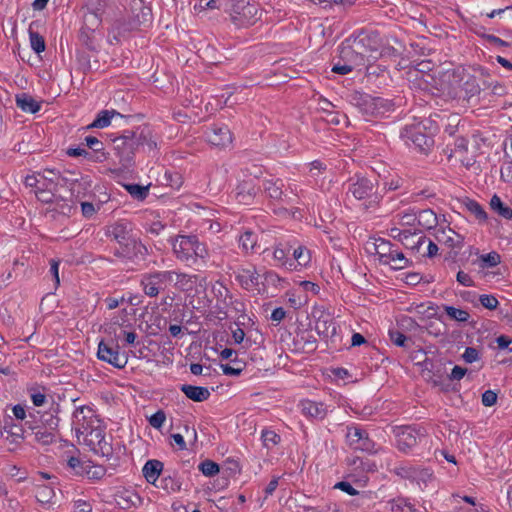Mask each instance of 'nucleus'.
Masks as SVG:
<instances>
[{
    "label": "nucleus",
    "instance_id": "nucleus-1",
    "mask_svg": "<svg viewBox=\"0 0 512 512\" xmlns=\"http://www.w3.org/2000/svg\"><path fill=\"white\" fill-rule=\"evenodd\" d=\"M147 145L149 150L156 148V142L151 139L148 126H140L136 130H125L122 135L113 139V155L120 168L128 170L134 165L136 151Z\"/></svg>",
    "mask_w": 512,
    "mask_h": 512
},
{
    "label": "nucleus",
    "instance_id": "nucleus-2",
    "mask_svg": "<svg viewBox=\"0 0 512 512\" xmlns=\"http://www.w3.org/2000/svg\"><path fill=\"white\" fill-rule=\"evenodd\" d=\"M221 6L237 27H248L260 19L258 4L249 0H228Z\"/></svg>",
    "mask_w": 512,
    "mask_h": 512
},
{
    "label": "nucleus",
    "instance_id": "nucleus-3",
    "mask_svg": "<svg viewBox=\"0 0 512 512\" xmlns=\"http://www.w3.org/2000/svg\"><path fill=\"white\" fill-rule=\"evenodd\" d=\"M451 77L450 84L453 86L449 92L451 97L469 100L480 93L481 88L475 76L462 70L455 71Z\"/></svg>",
    "mask_w": 512,
    "mask_h": 512
},
{
    "label": "nucleus",
    "instance_id": "nucleus-4",
    "mask_svg": "<svg viewBox=\"0 0 512 512\" xmlns=\"http://www.w3.org/2000/svg\"><path fill=\"white\" fill-rule=\"evenodd\" d=\"M397 448L407 453L427 436V431L422 426L403 425L394 428Z\"/></svg>",
    "mask_w": 512,
    "mask_h": 512
},
{
    "label": "nucleus",
    "instance_id": "nucleus-5",
    "mask_svg": "<svg viewBox=\"0 0 512 512\" xmlns=\"http://www.w3.org/2000/svg\"><path fill=\"white\" fill-rule=\"evenodd\" d=\"M355 105L365 117H380L391 109V103L380 97L357 94L353 97Z\"/></svg>",
    "mask_w": 512,
    "mask_h": 512
},
{
    "label": "nucleus",
    "instance_id": "nucleus-6",
    "mask_svg": "<svg viewBox=\"0 0 512 512\" xmlns=\"http://www.w3.org/2000/svg\"><path fill=\"white\" fill-rule=\"evenodd\" d=\"M425 126L421 123L405 126L401 131V138L406 144L410 142L422 153H428L434 145L432 136L424 132Z\"/></svg>",
    "mask_w": 512,
    "mask_h": 512
},
{
    "label": "nucleus",
    "instance_id": "nucleus-7",
    "mask_svg": "<svg viewBox=\"0 0 512 512\" xmlns=\"http://www.w3.org/2000/svg\"><path fill=\"white\" fill-rule=\"evenodd\" d=\"M174 271H156L146 273L142 276L141 286L145 295L156 297L161 290H164L167 283L174 279Z\"/></svg>",
    "mask_w": 512,
    "mask_h": 512
},
{
    "label": "nucleus",
    "instance_id": "nucleus-8",
    "mask_svg": "<svg viewBox=\"0 0 512 512\" xmlns=\"http://www.w3.org/2000/svg\"><path fill=\"white\" fill-rule=\"evenodd\" d=\"M350 193L357 200H369V204L365 207L377 205L381 198L376 193L373 181L365 177L357 178L355 182L349 184L347 195Z\"/></svg>",
    "mask_w": 512,
    "mask_h": 512
},
{
    "label": "nucleus",
    "instance_id": "nucleus-9",
    "mask_svg": "<svg viewBox=\"0 0 512 512\" xmlns=\"http://www.w3.org/2000/svg\"><path fill=\"white\" fill-rule=\"evenodd\" d=\"M391 471L402 479L416 482L419 486H421V484L426 486L433 477V473L430 469L411 464L395 466Z\"/></svg>",
    "mask_w": 512,
    "mask_h": 512
},
{
    "label": "nucleus",
    "instance_id": "nucleus-10",
    "mask_svg": "<svg viewBox=\"0 0 512 512\" xmlns=\"http://www.w3.org/2000/svg\"><path fill=\"white\" fill-rule=\"evenodd\" d=\"M339 58L350 64L352 68L365 66L369 59H366L363 54V49L358 46L353 38H348L339 46Z\"/></svg>",
    "mask_w": 512,
    "mask_h": 512
},
{
    "label": "nucleus",
    "instance_id": "nucleus-11",
    "mask_svg": "<svg viewBox=\"0 0 512 512\" xmlns=\"http://www.w3.org/2000/svg\"><path fill=\"white\" fill-rule=\"evenodd\" d=\"M119 345H110L103 340L98 344L97 357L115 368H124L128 362L125 353H120Z\"/></svg>",
    "mask_w": 512,
    "mask_h": 512
},
{
    "label": "nucleus",
    "instance_id": "nucleus-12",
    "mask_svg": "<svg viewBox=\"0 0 512 512\" xmlns=\"http://www.w3.org/2000/svg\"><path fill=\"white\" fill-rule=\"evenodd\" d=\"M95 421L99 422L92 408L86 405L77 407L72 415V425L77 437L79 438L81 434L87 433L94 426Z\"/></svg>",
    "mask_w": 512,
    "mask_h": 512
},
{
    "label": "nucleus",
    "instance_id": "nucleus-13",
    "mask_svg": "<svg viewBox=\"0 0 512 512\" xmlns=\"http://www.w3.org/2000/svg\"><path fill=\"white\" fill-rule=\"evenodd\" d=\"M315 318V330L324 338H332L337 334V323L334 317L322 309L315 308L312 312Z\"/></svg>",
    "mask_w": 512,
    "mask_h": 512
},
{
    "label": "nucleus",
    "instance_id": "nucleus-14",
    "mask_svg": "<svg viewBox=\"0 0 512 512\" xmlns=\"http://www.w3.org/2000/svg\"><path fill=\"white\" fill-rule=\"evenodd\" d=\"M346 439L349 446L354 450L373 452L375 449V443L369 438L368 433L361 428H348Z\"/></svg>",
    "mask_w": 512,
    "mask_h": 512
},
{
    "label": "nucleus",
    "instance_id": "nucleus-15",
    "mask_svg": "<svg viewBox=\"0 0 512 512\" xmlns=\"http://www.w3.org/2000/svg\"><path fill=\"white\" fill-rule=\"evenodd\" d=\"M146 252V247L131 236L129 240L121 243L119 247L115 249L114 255L119 258L134 260L136 258L143 257Z\"/></svg>",
    "mask_w": 512,
    "mask_h": 512
},
{
    "label": "nucleus",
    "instance_id": "nucleus-16",
    "mask_svg": "<svg viewBox=\"0 0 512 512\" xmlns=\"http://www.w3.org/2000/svg\"><path fill=\"white\" fill-rule=\"evenodd\" d=\"M207 141L217 147H226L232 143V133L226 125H213L205 132Z\"/></svg>",
    "mask_w": 512,
    "mask_h": 512
},
{
    "label": "nucleus",
    "instance_id": "nucleus-17",
    "mask_svg": "<svg viewBox=\"0 0 512 512\" xmlns=\"http://www.w3.org/2000/svg\"><path fill=\"white\" fill-rule=\"evenodd\" d=\"M132 228L128 222L118 221L105 227V235L116 241L118 245L129 240Z\"/></svg>",
    "mask_w": 512,
    "mask_h": 512
},
{
    "label": "nucleus",
    "instance_id": "nucleus-18",
    "mask_svg": "<svg viewBox=\"0 0 512 512\" xmlns=\"http://www.w3.org/2000/svg\"><path fill=\"white\" fill-rule=\"evenodd\" d=\"M408 80L411 87L423 92H430L434 78L429 73H424L422 69L413 68L408 71Z\"/></svg>",
    "mask_w": 512,
    "mask_h": 512
},
{
    "label": "nucleus",
    "instance_id": "nucleus-19",
    "mask_svg": "<svg viewBox=\"0 0 512 512\" xmlns=\"http://www.w3.org/2000/svg\"><path fill=\"white\" fill-rule=\"evenodd\" d=\"M195 236H179L173 243V251L176 257L182 261H191Z\"/></svg>",
    "mask_w": 512,
    "mask_h": 512
},
{
    "label": "nucleus",
    "instance_id": "nucleus-20",
    "mask_svg": "<svg viewBox=\"0 0 512 512\" xmlns=\"http://www.w3.org/2000/svg\"><path fill=\"white\" fill-rule=\"evenodd\" d=\"M353 40L358 46H361L366 59L369 57L376 58L372 53L377 52L380 46L378 33L371 32L368 34H360L353 38Z\"/></svg>",
    "mask_w": 512,
    "mask_h": 512
},
{
    "label": "nucleus",
    "instance_id": "nucleus-21",
    "mask_svg": "<svg viewBox=\"0 0 512 512\" xmlns=\"http://www.w3.org/2000/svg\"><path fill=\"white\" fill-rule=\"evenodd\" d=\"M60 411V405L53 402L47 411L43 413H40L39 411L37 412V414H39V421L38 423L36 422V425L57 431L60 423V418L58 416Z\"/></svg>",
    "mask_w": 512,
    "mask_h": 512
},
{
    "label": "nucleus",
    "instance_id": "nucleus-22",
    "mask_svg": "<svg viewBox=\"0 0 512 512\" xmlns=\"http://www.w3.org/2000/svg\"><path fill=\"white\" fill-rule=\"evenodd\" d=\"M25 426L32 431L35 441L41 445H50L56 440L57 431L36 425L35 421H26Z\"/></svg>",
    "mask_w": 512,
    "mask_h": 512
},
{
    "label": "nucleus",
    "instance_id": "nucleus-23",
    "mask_svg": "<svg viewBox=\"0 0 512 512\" xmlns=\"http://www.w3.org/2000/svg\"><path fill=\"white\" fill-rule=\"evenodd\" d=\"M260 275L257 273L254 267L249 269H242L236 276V280L239 282L241 287L246 290L252 288H258L260 281Z\"/></svg>",
    "mask_w": 512,
    "mask_h": 512
},
{
    "label": "nucleus",
    "instance_id": "nucleus-24",
    "mask_svg": "<svg viewBox=\"0 0 512 512\" xmlns=\"http://www.w3.org/2000/svg\"><path fill=\"white\" fill-rule=\"evenodd\" d=\"M236 198L239 203L250 204L257 193V189L252 181H242L236 188Z\"/></svg>",
    "mask_w": 512,
    "mask_h": 512
},
{
    "label": "nucleus",
    "instance_id": "nucleus-25",
    "mask_svg": "<svg viewBox=\"0 0 512 512\" xmlns=\"http://www.w3.org/2000/svg\"><path fill=\"white\" fill-rule=\"evenodd\" d=\"M180 390L187 398L195 402H203L210 397V391L206 387L183 384Z\"/></svg>",
    "mask_w": 512,
    "mask_h": 512
},
{
    "label": "nucleus",
    "instance_id": "nucleus-26",
    "mask_svg": "<svg viewBox=\"0 0 512 512\" xmlns=\"http://www.w3.org/2000/svg\"><path fill=\"white\" fill-rule=\"evenodd\" d=\"M163 466L164 465L160 460H148L142 469L143 476L146 481L148 483L155 484L163 470Z\"/></svg>",
    "mask_w": 512,
    "mask_h": 512
},
{
    "label": "nucleus",
    "instance_id": "nucleus-27",
    "mask_svg": "<svg viewBox=\"0 0 512 512\" xmlns=\"http://www.w3.org/2000/svg\"><path fill=\"white\" fill-rule=\"evenodd\" d=\"M311 259L310 251L304 246H298L293 250V260L286 261L290 270L297 269V266H306Z\"/></svg>",
    "mask_w": 512,
    "mask_h": 512
},
{
    "label": "nucleus",
    "instance_id": "nucleus-28",
    "mask_svg": "<svg viewBox=\"0 0 512 512\" xmlns=\"http://www.w3.org/2000/svg\"><path fill=\"white\" fill-rule=\"evenodd\" d=\"M16 105L22 111L32 114L37 113L41 107L40 103L27 93L16 95Z\"/></svg>",
    "mask_w": 512,
    "mask_h": 512
},
{
    "label": "nucleus",
    "instance_id": "nucleus-29",
    "mask_svg": "<svg viewBox=\"0 0 512 512\" xmlns=\"http://www.w3.org/2000/svg\"><path fill=\"white\" fill-rule=\"evenodd\" d=\"M302 411L305 415L316 419H324L327 414V409L323 403L313 401L302 402Z\"/></svg>",
    "mask_w": 512,
    "mask_h": 512
},
{
    "label": "nucleus",
    "instance_id": "nucleus-30",
    "mask_svg": "<svg viewBox=\"0 0 512 512\" xmlns=\"http://www.w3.org/2000/svg\"><path fill=\"white\" fill-rule=\"evenodd\" d=\"M283 183L280 179L277 180H265L263 181L264 192L270 199L281 200L283 193Z\"/></svg>",
    "mask_w": 512,
    "mask_h": 512
},
{
    "label": "nucleus",
    "instance_id": "nucleus-31",
    "mask_svg": "<svg viewBox=\"0 0 512 512\" xmlns=\"http://www.w3.org/2000/svg\"><path fill=\"white\" fill-rule=\"evenodd\" d=\"M114 116L123 117L120 113H118L115 110H102L98 113L95 120L87 128H105L110 125L111 119Z\"/></svg>",
    "mask_w": 512,
    "mask_h": 512
},
{
    "label": "nucleus",
    "instance_id": "nucleus-32",
    "mask_svg": "<svg viewBox=\"0 0 512 512\" xmlns=\"http://www.w3.org/2000/svg\"><path fill=\"white\" fill-rule=\"evenodd\" d=\"M82 435L84 436L85 444L89 446L91 450H93L95 449L96 445L103 440V437H105V432L104 429L98 425L93 426L87 431V433Z\"/></svg>",
    "mask_w": 512,
    "mask_h": 512
},
{
    "label": "nucleus",
    "instance_id": "nucleus-33",
    "mask_svg": "<svg viewBox=\"0 0 512 512\" xmlns=\"http://www.w3.org/2000/svg\"><path fill=\"white\" fill-rule=\"evenodd\" d=\"M393 245L386 240L380 239L375 243V253L379 256L380 262L389 264V257H392Z\"/></svg>",
    "mask_w": 512,
    "mask_h": 512
},
{
    "label": "nucleus",
    "instance_id": "nucleus-34",
    "mask_svg": "<svg viewBox=\"0 0 512 512\" xmlns=\"http://www.w3.org/2000/svg\"><path fill=\"white\" fill-rule=\"evenodd\" d=\"M490 207L494 212H496L499 216L503 217L504 219H512V209L504 205L501 198L496 194L493 195L490 200Z\"/></svg>",
    "mask_w": 512,
    "mask_h": 512
},
{
    "label": "nucleus",
    "instance_id": "nucleus-35",
    "mask_svg": "<svg viewBox=\"0 0 512 512\" xmlns=\"http://www.w3.org/2000/svg\"><path fill=\"white\" fill-rule=\"evenodd\" d=\"M78 38L80 43L84 45L88 50H96L97 47L94 38V28H90L87 26L82 27L79 31Z\"/></svg>",
    "mask_w": 512,
    "mask_h": 512
},
{
    "label": "nucleus",
    "instance_id": "nucleus-36",
    "mask_svg": "<svg viewBox=\"0 0 512 512\" xmlns=\"http://www.w3.org/2000/svg\"><path fill=\"white\" fill-rule=\"evenodd\" d=\"M439 242H444L450 248L461 247L463 238L455 231L449 229L448 234L445 231L441 232V236L436 237Z\"/></svg>",
    "mask_w": 512,
    "mask_h": 512
},
{
    "label": "nucleus",
    "instance_id": "nucleus-37",
    "mask_svg": "<svg viewBox=\"0 0 512 512\" xmlns=\"http://www.w3.org/2000/svg\"><path fill=\"white\" fill-rule=\"evenodd\" d=\"M86 145L96 153L97 161L107 160V153L104 152L103 143L94 136H87L85 138Z\"/></svg>",
    "mask_w": 512,
    "mask_h": 512
},
{
    "label": "nucleus",
    "instance_id": "nucleus-38",
    "mask_svg": "<svg viewBox=\"0 0 512 512\" xmlns=\"http://www.w3.org/2000/svg\"><path fill=\"white\" fill-rule=\"evenodd\" d=\"M174 276L176 277L175 286L181 291H189L193 288L196 279V276H191L185 273H177L175 272Z\"/></svg>",
    "mask_w": 512,
    "mask_h": 512
},
{
    "label": "nucleus",
    "instance_id": "nucleus-39",
    "mask_svg": "<svg viewBox=\"0 0 512 512\" xmlns=\"http://www.w3.org/2000/svg\"><path fill=\"white\" fill-rule=\"evenodd\" d=\"M389 337L396 346L406 349H409L413 343L412 340L408 338L404 333L396 329L389 330Z\"/></svg>",
    "mask_w": 512,
    "mask_h": 512
},
{
    "label": "nucleus",
    "instance_id": "nucleus-40",
    "mask_svg": "<svg viewBox=\"0 0 512 512\" xmlns=\"http://www.w3.org/2000/svg\"><path fill=\"white\" fill-rule=\"evenodd\" d=\"M466 209L475 216L476 219L480 221H485L487 219V213L483 209V207L472 199H466L465 202Z\"/></svg>",
    "mask_w": 512,
    "mask_h": 512
},
{
    "label": "nucleus",
    "instance_id": "nucleus-41",
    "mask_svg": "<svg viewBox=\"0 0 512 512\" xmlns=\"http://www.w3.org/2000/svg\"><path fill=\"white\" fill-rule=\"evenodd\" d=\"M239 243L245 252L253 251L257 244V236L254 232L247 230L240 236Z\"/></svg>",
    "mask_w": 512,
    "mask_h": 512
},
{
    "label": "nucleus",
    "instance_id": "nucleus-42",
    "mask_svg": "<svg viewBox=\"0 0 512 512\" xmlns=\"http://www.w3.org/2000/svg\"><path fill=\"white\" fill-rule=\"evenodd\" d=\"M128 193L137 200H144L148 196L149 185L142 186L139 184H126L124 185Z\"/></svg>",
    "mask_w": 512,
    "mask_h": 512
},
{
    "label": "nucleus",
    "instance_id": "nucleus-43",
    "mask_svg": "<svg viewBox=\"0 0 512 512\" xmlns=\"http://www.w3.org/2000/svg\"><path fill=\"white\" fill-rule=\"evenodd\" d=\"M418 222L427 229H431L437 225V216L430 209L422 210L419 213Z\"/></svg>",
    "mask_w": 512,
    "mask_h": 512
},
{
    "label": "nucleus",
    "instance_id": "nucleus-44",
    "mask_svg": "<svg viewBox=\"0 0 512 512\" xmlns=\"http://www.w3.org/2000/svg\"><path fill=\"white\" fill-rule=\"evenodd\" d=\"M296 343L302 344L301 348L306 351H314L316 349V338L311 335L309 332H302L297 336Z\"/></svg>",
    "mask_w": 512,
    "mask_h": 512
},
{
    "label": "nucleus",
    "instance_id": "nucleus-45",
    "mask_svg": "<svg viewBox=\"0 0 512 512\" xmlns=\"http://www.w3.org/2000/svg\"><path fill=\"white\" fill-rule=\"evenodd\" d=\"M444 310L452 320H455L457 322H467L470 318V314L463 309L444 305Z\"/></svg>",
    "mask_w": 512,
    "mask_h": 512
},
{
    "label": "nucleus",
    "instance_id": "nucleus-46",
    "mask_svg": "<svg viewBox=\"0 0 512 512\" xmlns=\"http://www.w3.org/2000/svg\"><path fill=\"white\" fill-rule=\"evenodd\" d=\"M198 469L203 473L204 476L207 477H213L220 471L219 465L210 459L202 461L199 464Z\"/></svg>",
    "mask_w": 512,
    "mask_h": 512
},
{
    "label": "nucleus",
    "instance_id": "nucleus-47",
    "mask_svg": "<svg viewBox=\"0 0 512 512\" xmlns=\"http://www.w3.org/2000/svg\"><path fill=\"white\" fill-rule=\"evenodd\" d=\"M29 36H30L31 48L37 54L42 53L46 48L44 38L38 32L33 31L31 29V27L29 28Z\"/></svg>",
    "mask_w": 512,
    "mask_h": 512
},
{
    "label": "nucleus",
    "instance_id": "nucleus-48",
    "mask_svg": "<svg viewBox=\"0 0 512 512\" xmlns=\"http://www.w3.org/2000/svg\"><path fill=\"white\" fill-rule=\"evenodd\" d=\"M86 7L88 10V13L84 15L85 23H91L93 26H98L100 23V19L98 17V11L100 10L97 7H93L91 0H86Z\"/></svg>",
    "mask_w": 512,
    "mask_h": 512
},
{
    "label": "nucleus",
    "instance_id": "nucleus-49",
    "mask_svg": "<svg viewBox=\"0 0 512 512\" xmlns=\"http://www.w3.org/2000/svg\"><path fill=\"white\" fill-rule=\"evenodd\" d=\"M56 188L53 187L51 189H36L35 195L39 201L45 204L54 203L56 199L55 195Z\"/></svg>",
    "mask_w": 512,
    "mask_h": 512
},
{
    "label": "nucleus",
    "instance_id": "nucleus-50",
    "mask_svg": "<svg viewBox=\"0 0 512 512\" xmlns=\"http://www.w3.org/2000/svg\"><path fill=\"white\" fill-rule=\"evenodd\" d=\"M37 175L41 176L45 183L55 188L58 185V181L60 179V173L53 169H45L43 172H38Z\"/></svg>",
    "mask_w": 512,
    "mask_h": 512
},
{
    "label": "nucleus",
    "instance_id": "nucleus-51",
    "mask_svg": "<svg viewBox=\"0 0 512 512\" xmlns=\"http://www.w3.org/2000/svg\"><path fill=\"white\" fill-rule=\"evenodd\" d=\"M165 185L173 189H179L183 184V178L178 172H166L164 175Z\"/></svg>",
    "mask_w": 512,
    "mask_h": 512
},
{
    "label": "nucleus",
    "instance_id": "nucleus-52",
    "mask_svg": "<svg viewBox=\"0 0 512 512\" xmlns=\"http://www.w3.org/2000/svg\"><path fill=\"white\" fill-rule=\"evenodd\" d=\"M483 262L482 267H495L501 262V257L496 251H491L487 254H483L479 257Z\"/></svg>",
    "mask_w": 512,
    "mask_h": 512
},
{
    "label": "nucleus",
    "instance_id": "nucleus-53",
    "mask_svg": "<svg viewBox=\"0 0 512 512\" xmlns=\"http://www.w3.org/2000/svg\"><path fill=\"white\" fill-rule=\"evenodd\" d=\"M303 508L305 512H330L331 510L332 512H340L336 504H332L328 501H325L316 507L304 506Z\"/></svg>",
    "mask_w": 512,
    "mask_h": 512
},
{
    "label": "nucleus",
    "instance_id": "nucleus-54",
    "mask_svg": "<svg viewBox=\"0 0 512 512\" xmlns=\"http://www.w3.org/2000/svg\"><path fill=\"white\" fill-rule=\"evenodd\" d=\"M92 451H94L96 454H100L101 456L107 458H110L113 455V447L111 443L106 441L105 437H103V440L100 443H98L95 449H93Z\"/></svg>",
    "mask_w": 512,
    "mask_h": 512
},
{
    "label": "nucleus",
    "instance_id": "nucleus-55",
    "mask_svg": "<svg viewBox=\"0 0 512 512\" xmlns=\"http://www.w3.org/2000/svg\"><path fill=\"white\" fill-rule=\"evenodd\" d=\"M161 488L167 491L168 493L178 492L181 489V483L179 481H176L172 477L168 476L161 479Z\"/></svg>",
    "mask_w": 512,
    "mask_h": 512
},
{
    "label": "nucleus",
    "instance_id": "nucleus-56",
    "mask_svg": "<svg viewBox=\"0 0 512 512\" xmlns=\"http://www.w3.org/2000/svg\"><path fill=\"white\" fill-rule=\"evenodd\" d=\"M54 210L58 211L63 215H69L73 209H76L73 204L68 203L66 200L60 197H56Z\"/></svg>",
    "mask_w": 512,
    "mask_h": 512
},
{
    "label": "nucleus",
    "instance_id": "nucleus-57",
    "mask_svg": "<svg viewBox=\"0 0 512 512\" xmlns=\"http://www.w3.org/2000/svg\"><path fill=\"white\" fill-rule=\"evenodd\" d=\"M5 432L7 433V439L11 437V442L17 443L19 439L23 438L24 429L18 425H11L9 428L5 427Z\"/></svg>",
    "mask_w": 512,
    "mask_h": 512
},
{
    "label": "nucleus",
    "instance_id": "nucleus-58",
    "mask_svg": "<svg viewBox=\"0 0 512 512\" xmlns=\"http://www.w3.org/2000/svg\"><path fill=\"white\" fill-rule=\"evenodd\" d=\"M261 439L264 446L269 447L270 444L276 445L280 441V436L271 430H263L261 433Z\"/></svg>",
    "mask_w": 512,
    "mask_h": 512
},
{
    "label": "nucleus",
    "instance_id": "nucleus-59",
    "mask_svg": "<svg viewBox=\"0 0 512 512\" xmlns=\"http://www.w3.org/2000/svg\"><path fill=\"white\" fill-rule=\"evenodd\" d=\"M390 262L395 263V265H393L395 269H403L408 264V260L405 258L404 254L396 250L392 252V257H389V263Z\"/></svg>",
    "mask_w": 512,
    "mask_h": 512
},
{
    "label": "nucleus",
    "instance_id": "nucleus-60",
    "mask_svg": "<svg viewBox=\"0 0 512 512\" xmlns=\"http://www.w3.org/2000/svg\"><path fill=\"white\" fill-rule=\"evenodd\" d=\"M83 472L90 478V479H102L105 475V469L101 466H87Z\"/></svg>",
    "mask_w": 512,
    "mask_h": 512
},
{
    "label": "nucleus",
    "instance_id": "nucleus-61",
    "mask_svg": "<svg viewBox=\"0 0 512 512\" xmlns=\"http://www.w3.org/2000/svg\"><path fill=\"white\" fill-rule=\"evenodd\" d=\"M208 256V251L206 247L198 241V238L195 236V243L193 247L192 259L191 261H195L197 258L204 259Z\"/></svg>",
    "mask_w": 512,
    "mask_h": 512
},
{
    "label": "nucleus",
    "instance_id": "nucleus-62",
    "mask_svg": "<svg viewBox=\"0 0 512 512\" xmlns=\"http://www.w3.org/2000/svg\"><path fill=\"white\" fill-rule=\"evenodd\" d=\"M205 9H221V5L217 0H198L194 5V10L203 11Z\"/></svg>",
    "mask_w": 512,
    "mask_h": 512
},
{
    "label": "nucleus",
    "instance_id": "nucleus-63",
    "mask_svg": "<svg viewBox=\"0 0 512 512\" xmlns=\"http://www.w3.org/2000/svg\"><path fill=\"white\" fill-rule=\"evenodd\" d=\"M232 362L234 363L235 366H231L228 364L222 365L223 373L225 375H230V376H239L243 370L241 362L236 359L232 360Z\"/></svg>",
    "mask_w": 512,
    "mask_h": 512
},
{
    "label": "nucleus",
    "instance_id": "nucleus-64",
    "mask_svg": "<svg viewBox=\"0 0 512 512\" xmlns=\"http://www.w3.org/2000/svg\"><path fill=\"white\" fill-rule=\"evenodd\" d=\"M479 301L483 307L488 310H494L497 308L499 302L494 295H481Z\"/></svg>",
    "mask_w": 512,
    "mask_h": 512
}]
</instances>
